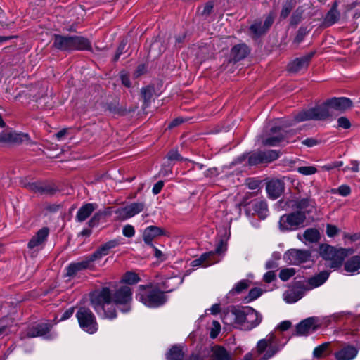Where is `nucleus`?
Returning a JSON list of instances; mask_svg holds the SVG:
<instances>
[{
  "mask_svg": "<svg viewBox=\"0 0 360 360\" xmlns=\"http://www.w3.org/2000/svg\"><path fill=\"white\" fill-rule=\"evenodd\" d=\"M91 302L96 312L103 319H113L116 317L114 304L117 305L122 313L131 310L132 292L129 286H122L118 288L113 297L112 302L111 292L108 288H103L90 295Z\"/></svg>",
  "mask_w": 360,
  "mask_h": 360,
  "instance_id": "1",
  "label": "nucleus"
},
{
  "mask_svg": "<svg viewBox=\"0 0 360 360\" xmlns=\"http://www.w3.org/2000/svg\"><path fill=\"white\" fill-rule=\"evenodd\" d=\"M353 252L354 250L351 248L336 249L327 244H322L319 247V253L326 260V266L334 269L340 267L344 259Z\"/></svg>",
  "mask_w": 360,
  "mask_h": 360,
  "instance_id": "2",
  "label": "nucleus"
},
{
  "mask_svg": "<svg viewBox=\"0 0 360 360\" xmlns=\"http://www.w3.org/2000/svg\"><path fill=\"white\" fill-rule=\"evenodd\" d=\"M136 298L145 306L150 308L159 307L167 301V297L162 292L153 289L150 285H139Z\"/></svg>",
  "mask_w": 360,
  "mask_h": 360,
  "instance_id": "3",
  "label": "nucleus"
},
{
  "mask_svg": "<svg viewBox=\"0 0 360 360\" xmlns=\"http://www.w3.org/2000/svg\"><path fill=\"white\" fill-rule=\"evenodd\" d=\"M283 345L273 332L269 333L264 338L258 341L256 347L259 355H262L261 360H269L281 349Z\"/></svg>",
  "mask_w": 360,
  "mask_h": 360,
  "instance_id": "4",
  "label": "nucleus"
},
{
  "mask_svg": "<svg viewBox=\"0 0 360 360\" xmlns=\"http://www.w3.org/2000/svg\"><path fill=\"white\" fill-rule=\"evenodd\" d=\"M329 105L327 101L323 105L304 110L298 113L295 119L296 122H303L310 120H323L332 115L330 111Z\"/></svg>",
  "mask_w": 360,
  "mask_h": 360,
  "instance_id": "5",
  "label": "nucleus"
},
{
  "mask_svg": "<svg viewBox=\"0 0 360 360\" xmlns=\"http://www.w3.org/2000/svg\"><path fill=\"white\" fill-rule=\"evenodd\" d=\"M76 317L80 328L89 334L95 333L98 330L96 317L89 309L79 307Z\"/></svg>",
  "mask_w": 360,
  "mask_h": 360,
  "instance_id": "6",
  "label": "nucleus"
},
{
  "mask_svg": "<svg viewBox=\"0 0 360 360\" xmlns=\"http://www.w3.org/2000/svg\"><path fill=\"white\" fill-rule=\"evenodd\" d=\"M306 219L304 212H295L281 217L279 228L281 231H293L299 228Z\"/></svg>",
  "mask_w": 360,
  "mask_h": 360,
  "instance_id": "7",
  "label": "nucleus"
},
{
  "mask_svg": "<svg viewBox=\"0 0 360 360\" xmlns=\"http://www.w3.org/2000/svg\"><path fill=\"white\" fill-rule=\"evenodd\" d=\"M223 323L225 325L233 326L243 330V323L245 322V307L232 308L227 311L223 316Z\"/></svg>",
  "mask_w": 360,
  "mask_h": 360,
  "instance_id": "8",
  "label": "nucleus"
},
{
  "mask_svg": "<svg viewBox=\"0 0 360 360\" xmlns=\"http://www.w3.org/2000/svg\"><path fill=\"white\" fill-rule=\"evenodd\" d=\"M288 133L281 126H271L267 137H264L262 143L264 146H278L288 138Z\"/></svg>",
  "mask_w": 360,
  "mask_h": 360,
  "instance_id": "9",
  "label": "nucleus"
},
{
  "mask_svg": "<svg viewBox=\"0 0 360 360\" xmlns=\"http://www.w3.org/2000/svg\"><path fill=\"white\" fill-rule=\"evenodd\" d=\"M144 207L145 204L143 202H133L124 207L117 209L115 214L118 219L126 220L142 212Z\"/></svg>",
  "mask_w": 360,
  "mask_h": 360,
  "instance_id": "10",
  "label": "nucleus"
},
{
  "mask_svg": "<svg viewBox=\"0 0 360 360\" xmlns=\"http://www.w3.org/2000/svg\"><path fill=\"white\" fill-rule=\"evenodd\" d=\"M284 259L290 264L298 265L309 261L311 253L309 250L292 249L285 254Z\"/></svg>",
  "mask_w": 360,
  "mask_h": 360,
  "instance_id": "11",
  "label": "nucleus"
},
{
  "mask_svg": "<svg viewBox=\"0 0 360 360\" xmlns=\"http://www.w3.org/2000/svg\"><path fill=\"white\" fill-rule=\"evenodd\" d=\"M319 328V320L315 317H309L300 322L296 326L297 335H308Z\"/></svg>",
  "mask_w": 360,
  "mask_h": 360,
  "instance_id": "12",
  "label": "nucleus"
},
{
  "mask_svg": "<svg viewBox=\"0 0 360 360\" xmlns=\"http://www.w3.org/2000/svg\"><path fill=\"white\" fill-rule=\"evenodd\" d=\"M262 321V316L250 307H245V322L243 330H250L257 326Z\"/></svg>",
  "mask_w": 360,
  "mask_h": 360,
  "instance_id": "13",
  "label": "nucleus"
},
{
  "mask_svg": "<svg viewBox=\"0 0 360 360\" xmlns=\"http://www.w3.org/2000/svg\"><path fill=\"white\" fill-rule=\"evenodd\" d=\"M359 349L352 345L346 344L334 353L336 360H354L358 355Z\"/></svg>",
  "mask_w": 360,
  "mask_h": 360,
  "instance_id": "14",
  "label": "nucleus"
},
{
  "mask_svg": "<svg viewBox=\"0 0 360 360\" xmlns=\"http://www.w3.org/2000/svg\"><path fill=\"white\" fill-rule=\"evenodd\" d=\"M289 207L294 210H297V212L306 213L312 212L314 208V202L309 198H296L292 200L289 202Z\"/></svg>",
  "mask_w": 360,
  "mask_h": 360,
  "instance_id": "15",
  "label": "nucleus"
},
{
  "mask_svg": "<svg viewBox=\"0 0 360 360\" xmlns=\"http://www.w3.org/2000/svg\"><path fill=\"white\" fill-rule=\"evenodd\" d=\"M117 240H110L105 244L102 245L96 251L91 255L87 257L91 264L96 260L101 259L103 257L107 255L110 250L119 245Z\"/></svg>",
  "mask_w": 360,
  "mask_h": 360,
  "instance_id": "16",
  "label": "nucleus"
},
{
  "mask_svg": "<svg viewBox=\"0 0 360 360\" xmlns=\"http://www.w3.org/2000/svg\"><path fill=\"white\" fill-rule=\"evenodd\" d=\"M266 190L269 198L276 200L284 191V183L281 179H272L266 184Z\"/></svg>",
  "mask_w": 360,
  "mask_h": 360,
  "instance_id": "17",
  "label": "nucleus"
},
{
  "mask_svg": "<svg viewBox=\"0 0 360 360\" xmlns=\"http://www.w3.org/2000/svg\"><path fill=\"white\" fill-rule=\"evenodd\" d=\"M327 105L330 110L338 111H345L350 108L352 105V101L346 97L333 98L327 101Z\"/></svg>",
  "mask_w": 360,
  "mask_h": 360,
  "instance_id": "18",
  "label": "nucleus"
},
{
  "mask_svg": "<svg viewBox=\"0 0 360 360\" xmlns=\"http://www.w3.org/2000/svg\"><path fill=\"white\" fill-rule=\"evenodd\" d=\"M28 140L29 136L27 134L15 131H6L0 134V142L2 143H22Z\"/></svg>",
  "mask_w": 360,
  "mask_h": 360,
  "instance_id": "19",
  "label": "nucleus"
},
{
  "mask_svg": "<svg viewBox=\"0 0 360 360\" xmlns=\"http://www.w3.org/2000/svg\"><path fill=\"white\" fill-rule=\"evenodd\" d=\"M49 234V229L47 227H43L39 229L37 233L31 238L27 244L30 249L38 248L41 246L46 240Z\"/></svg>",
  "mask_w": 360,
  "mask_h": 360,
  "instance_id": "20",
  "label": "nucleus"
},
{
  "mask_svg": "<svg viewBox=\"0 0 360 360\" xmlns=\"http://www.w3.org/2000/svg\"><path fill=\"white\" fill-rule=\"evenodd\" d=\"M313 55L314 53H311L304 56L295 59L288 65V70L295 73L306 68Z\"/></svg>",
  "mask_w": 360,
  "mask_h": 360,
  "instance_id": "21",
  "label": "nucleus"
},
{
  "mask_svg": "<svg viewBox=\"0 0 360 360\" xmlns=\"http://www.w3.org/2000/svg\"><path fill=\"white\" fill-rule=\"evenodd\" d=\"M164 234L163 230L155 226H150L145 229L143 233V240L146 244L153 246V240L155 238Z\"/></svg>",
  "mask_w": 360,
  "mask_h": 360,
  "instance_id": "22",
  "label": "nucleus"
},
{
  "mask_svg": "<svg viewBox=\"0 0 360 360\" xmlns=\"http://www.w3.org/2000/svg\"><path fill=\"white\" fill-rule=\"evenodd\" d=\"M214 255L213 252H208L202 254L199 258L193 260L191 262V266L193 267H207L213 264L219 262V259H212V257Z\"/></svg>",
  "mask_w": 360,
  "mask_h": 360,
  "instance_id": "23",
  "label": "nucleus"
},
{
  "mask_svg": "<svg viewBox=\"0 0 360 360\" xmlns=\"http://www.w3.org/2000/svg\"><path fill=\"white\" fill-rule=\"evenodd\" d=\"M93 267V264H91L89 259L86 257L85 259L70 264L66 269V276L72 277L76 275V274L83 269H90Z\"/></svg>",
  "mask_w": 360,
  "mask_h": 360,
  "instance_id": "24",
  "label": "nucleus"
},
{
  "mask_svg": "<svg viewBox=\"0 0 360 360\" xmlns=\"http://www.w3.org/2000/svg\"><path fill=\"white\" fill-rule=\"evenodd\" d=\"M97 207V204L94 202L83 205L77 212L76 220L79 222L85 221Z\"/></svg>",
  "mask_w": 360,
  "mask_h": 360,
  "instance_id": "25",
  "label": "nucleus"
},
{
  "mask_svg": "<svg viewBox=\"0 0 360 360\" xmlns=\"http://www.w3.org/2000/svg\"><path fill=\"white\" fill-rule=\"evenodd\" d=\"M72 36L55 35L53 46L61 51H72Z\"/></svg>",
  "mask_w": 360,
  "mask_h": 360,
  "instance_id": "26",
  "label": "nucleus"
},
{
  "mask_svg": "<svg viewBox=\"0 0 360 360\" xmlns=\"http://www.w3.org/2000/svg\"><path fill=\"white\" fill-rule=\"evenodd\" d=\"M304 295V292L299 288H290L284 292L283 297L288 304H292L300 300Z\"/></svg>",
  "mask_w": 360,
  "mask_h": 360,
  "instance_id": "27",
  "label": "nucleus"
},
{
  "mask_svg": "<svg viewBox=\"0 0 360 360\" xmlns=\"http://www.w3.org/2000/svg\"><path fill=\"white\" fill-rule=\"evenodd\" d=\"M184 281L181 276H173L167 278L162 283V288L166 292H171L179 286Z\"/></svg>",
  "mask_w": 360,
  "mask_h": 360,
  "instance_id": "28",
  "label": "nucleus"
},
{
  "mask_svg": "<svg viewBox=\"0 0 360 360\" xmlns=\"http://www.w3.org/2000/svg\"><path fill=\"white\" fill-rule=\"evenodd\" d=\"M210 360H233L231 354L223 347L214 346L212 349Z\"/></svg>",
  "mask_w": 360,
  "mask_h": 360,
  "instance_id": "29",
  "label": "nucleus"
},
{
  "mask_svg": "<svg viewBox=\"0 0 360 360\" xmlns=\"http://www.w3.org/2000/svg\"><path fill=\"white\" fill-rule=\"evenodd\" d=\"M50 330V325L48 323H41L30 328L27 333V336L34 338L37 336H46Z\"/></svg>",
  "mask_w": 360,
  "mask_h": 360,
  "instance_id": "30",
  "label": "nucleus"
},
{
  "mask_svg": "<svg viewBox=\"0 0 360 360\" xmlns=\"http://www.w3.org/2000/svg\"><path fill=\"white\" fill-rule=\"evenodd\" d=\"M91 47V42L86 38L72 36V50H89Z\"/></svg>",
  "mask_w": 360,
  "mask_h": 360,
  "instance_id": "31",
  "label": "nucleus"
},
{
  "mask_svg": "<svg viewBox=\"0 0 360 360\" xmlns=\"http://www.w3.org/2000/svg\"><path fill=\"white\" fill-rule=\"evenodd\" d=\"M248 52V48L245 44H238L232 48L231 55L235 61H238L244 58Z\"/></svg>",
  "mask_w": 360,
  "mask_h": 360,
  "instance_id": "32",
  "label": "nucleus"
},
{
  "mask_svg": "<svg viewBox=\"0 0 360 360\" xmlns=\"http://www.w3.org/2000/svg\"><path fill=\"white\" fill-rule=\"evenodd\" d=\"M345 269L351 274L360 273V257L354 256L345 264Z\"/></svg>",
  "mask_w": 360,
  "mask_h": 360,
  "instance_id": "33",
  "label": "nucleus"
},
{
  "mask_svg": "<svg viewBox=\"0 0 360 360\" xmlns=\"http://www.w3.org/2000/svg\"><path fill=\"white\" fill-rule=\"evenodd\" d=\"M329 277V272L323 271L317 275L310 278L308 281L311 288H317L323 284Z\"/></svg>",
  "mask_w": 360,
  "mask_h": 360,
  "instance_id": "34",
  "label": "nucleus"
},
{
  "mask_svg": "<svg viewBox=\"0 0 360 360\" xmlns=\"http://www.w3.org/2000/svg\"><path fill=\"white\" fill-rule=\"evenodd\" d=\"M253 210L262 219H264L268 215V206L265 200H256L253 203Z\"/></svg>",
  "mask_w": 360,
  "mask_h": 360,
  "instance_id": "35",
  "label": "nucleus"
},
{
  "mask_svg": "<svg viewBox=\"0 0 360 360\" xmlns=\"http://www.w3.org/2000/svg\"><path fill=\"white\" fill-rule=\"evenodd\" d=\"M250 286V281L248 280H241L238 282L234 287L227 294V297L229 298L236 294L242 292L244 290Z\"/></svg>",
  "mask_w": 360,
  "mask_h": 360,
  "instance_id": "36",
  "label": "nucleus"
},
{
  "mask_svg": "<svg viewBox=\"0 0 360 360\" xmlns=\"http://www.w3.org/2000/svg\"><path fill=\"white\" fill-rule=\"evenodd\" d=\"M305 242L316 243L320 238V233L316 229H307L303 234Z\"/></svg>",
  "mask_w": 360,
  "mask_h": 360,
  "instance_id": "37",
  "label": "nucleus"
},
{
  "mask_svg": "<svg viewBox=\"0 0 360 360\" xmlns=\"http://www.w3.org/2000/svg\"><path fill=\"white\" fill-rule=\"evenodd\" d=\"M183 356L182 349L178 346L172 347L167 354V360H181Z\"/></svg>",
  "mask_w": 360,
  "mask_h": 360,
  "instance_id": "38",
  "label": "nucleus"
},
{
  "mask_svg": "<svg viewBox=\"0 0 360 360\" xmlns=\"http://www.w3.org/2000/svg\"><path fill=\"white\" fill-rule=\"evenodd\" d=\"M13 321L9 318H5L0 322V336H4L13 331L12 329Z\"/></svg>",
  "mask_w": 360,
  "mask_h": 360,
  "instance_id": "39",
  "label": "nucleus"
},
{
  "mask_svg": "<svg viewBox=\"0 0 360 360\" xmlns=\"http://www.w3.org/2000/svg\"><path fill=\"white\" fill-rule=\"evenodd\" d=\"M329 345L330 342H326L315 347L313 351L314 358L321 359L326 356Z\"/></svg>",
  "mask_w": 360,
  "mask_h": 360,
  "instance_id": "40",
  "label": "nucleus"
},
{
  "mask_svg": "<svg viewBox=\"0 0 360 360\" xmlns=\"http://www.w3.org/2000/svg\"><path fill=\"white\" fill-rule=\"evenodd\" d=\"M340 18L339 12L334 8H331L325 18V22L328 25H332L335 24Z\"/></svg>",
  "mask_w": 360,
  "mask_h": 360,
  "instance_id": "41",
  "label": "nucleus"
},
{
  "mask_svg": "<svg viewBox=\"0 0 360 360\" xmlns=\"http://www.w3.org/2000/svg\"><path fill=\"white\" fill-rule=\"evenodd\" d=\"M263 162H270L276 160L278 157V153L275 150H268L261 151Z\"/></svg>",
  "mask_w": 360,
  "mask_h": 360,
  "instance_id": "42",
  "label": "nucleus"
},
{
  "mask_svg": "<svg viewBox=\"0 0 360 360\" xmlns=\"http://www.w3.org/2000/svg\"><path fill=\"white\" fill-rule=\"evenodd\" d=\"M139 281L140 278L138 274L131 271L127 272L122 278V282L129 285L136 284Z\"/></svg>",
  "mask_w": 360,
  "mask_h": 360,
  "instance_id": "43",
  "label": "nucleus"
},
{
  "mask_svg": "<svg viewBox=\"0 0 360 360\" xmlns=\"http://www.w3.org/2000/svg\"><path fill=\"white\" fill-rule=\"evenodd\" d=\"M294 6H295V3L293 1L290 0V1H287L283 6L280 17L283 19L286 18L290 13L291 11L294 8Z\"/></svg>",
  "mask_w": 360,
  "mask_h": 360,
  "instance_id": "44",
  "label": "nucleus"
},
{
  "mask_svg": "<svg viewBox=\"0 0 360 360\" xmlns=\"http://www.w3.org/2000/svg\"><path fill=\"white\" fill-rule=\"evenodd\" d=\"M248 164L250 165H256L262 163V157L261 151L253 153L248 156Z\"/></svg>",
  "mask_w": 360,
  "mask_h": 360,
  "instance_id": "45",
  "label": "nucleus"
},
{
  "mask_svg": "<svg viewBox=\"0 0 360 360\" xmlns=\"http://www.w3.org/2000/svg\"><path fill=\"white\" fill-rule=\"evenodd\" d=\"M263 291L262 289L259 288H254L250 290L248 295L245 297V300L247 302L253 301L260 297Z\"/></svg>",
  "mask_w": 360,
  "mask_h": 360,
  "instance_id": "46",
  "label": "nucleus"
},
{
  "mask_svg": "<svg viewBox=\"0 0 360 360\" xmlns=\"http://www.w3.org/2000/svg\"><path fill=\"white\" fill-rule=\"evenodd\" d=\"M250 30L252 34L254 35V37H259L265 32V29H264V27H262V24L261 22H257L253 23L250 26Z\"/></svg>",
  "mask_w": 360,
  "mask_h": 360,
  "instance_id": "47",
  "label": "nucleus"
},
{
  "mask_svg": "<svg viewBox=\"0 0 360 360\" xmlns=\"http://www.w3.org/2000/svg\"><path fill=\"white\" fill-rule=\"evenodd\" d=\"M297 171L302 175L309 176L316 174L317 172V169L314 166H302L299 167L297 169Z\"/></svg>",
  "mask_w": 360,
  "mask_h": 360,
  "instance_id": "48",
  "label": "nucleus"
},
{
  "mask_svg": "<svg viewBox=\"0 0 360 360\" xmlns=\"http://www.w3.org/2000/svg\"><path fill=\"white\" fill-rule=\"evenodd\" d=\"M295 274V270L293 268H288L282 269L280 271L279 277L282 281H286L292 277Z\"/></svg>",
  "mask_w": 360,
  "mask_h": 360,
  "instance_id": "49",
  "label": "nucleus"
},
{
  "mask_svg": "<svg viewBox=\"0 0 360 360\" xmlns=\"http://www.w3.org/2000/svg\"><path fill=\"white\" fill-rule=\"evenodd\" d=\"M332 193H338L342 196L346 197L350 194L351 189L349 186L343 184L340 186L337 189H333Z\"/></svg>",
  "mask_w": 360,
  "mask_h": 360,
  "instance_id": "50",
  "label": "nucleus"
},
{
  "mask_svg": "<svg viewBox=\"0 0 360 360\" xmlns=\"http://www.w3.org/2000/svg\"><path fill=\"white\" fill-rule=\"evenodd\" d=\"M302 10L297 9L291 16L290 24L293 25H297L302 20Z\"/></svg>",
  "mask_w": 360,
  "mask_h": 360,
  "instance_id": "51",
  "label": "nucleus"
},
{
  "mask_svg": "<svg viewBox=\"0 0 360 360\" xmlns=\"http://www.w3.org/2000/svg\"><path fill=\"white\" fill-rule=\"evenodd\" d=\"M226 250V245L221 242L219 243L215 249L214 251H212L214 253V255L212 257V259H219V258H217V257L220 256L221 254H223Z\"/></svg>",
  "mask_w": 360,
  "mask_h": 360,
  "instance_id": "52",
  "label": "nucleus"
},
{
  "mask_svg": "<svg viewBox=\"0 0 360 360\" xmlns=\"http://www.w3.org/2000/svg\"><path fill=\"white\" fill-rule=\"evenodd\" d=\"M141 94L144 98L145 103L148 102L153 95V89L150 86L143 87L141 89Z\"/></svg>",
  "mask_w": 360,
  "mask_h": 360,
  "instance_id": "53",
  "label": "nucleus"
},
{
  "mask_svg": "<svg viewBox=\"0 0 360 360\" xmlns=\"http://www.w3.org/2000/svg\"><path fill=\"white\" fill-rule=\"evenodd\" d=\"M167 158L170 161L183 160H184V158L180 155V154L178 153V151L175 149L171 150L168 153Z\"/></svg>",
  "mask_w": 360,
  "mask_h": 360,
  "instance_id": "54",
  "label": "nucleus"
},
{
  "mask_svg": "<svg viewBox=\"0 0 360 360\" xmlns=\"http://www.w3.org/2000/svg\"><path fill=\"white\" fill-rule=\"evenodd\" d=\"M122 233L125 237L131 238L134 236V228L129 224L125 225L122 229Z\"/></svg>",
  "mask_w": 360,
  "mask_h": 360,
  "instance_id": "55",
  "label": "nucleus"
},
{
  "mask_svg": "<svg viewBox=\"0 0 360 360\" xmlns=\"http://www.w3.org/2000/svg\"><path fill=\"white\" fill-rule=\"evenodd\" d=\"M212 326L213 327L210 331V337L212 338H215L220 332L221 326L218 321H214L212 322Z\"/></svg>",
  "mask_w": 360,
  "mask_h": 360,
  "instance_id": "56",
  "label": "nucleus"
},
{
  "mask_svg": "<svg viewBox=\"0 0 360 360\" xmlns=\"http://www.w3.org/2000/svg\"><path fill=\"white\" fill-rule=\"evenodd\" d=\"M338 124L339 127L347 129L351 127L349 120L346 117H340L338 120Z\"/></svg>",
  "mask_w": 360,
  "mask_h": 360,
  "instance_id": "57",
  "label": "nucleus"
},
{
  "mask_svg": "<svg viewBox=\"0 0 360 360\" xmlns=\"http://www.w3.org/2000/svg\"><path fill=\"white\" fill-rule=\"evenodd\" d=\"M339 231L336 226L328 224L326 226V233L329 237L335 236Z\"/></svg>",
  "mask_w": 360,
  "mask_h": 360,
  "instance_id": "58",
  "label": "nucleus"
},
{
  "mask_svg": "<svg viewBox=\"0 0 360 360\" xmlns=\"http://www.w3.org/2000/svg\"><path fill=\"white\" fill-rule=\"evenodd\" d=\"M126 45H127V42L124 41H122L120 44L119 46L117 49L115 56V58H114L115 60H117L119 59L120 56L124 53V49L126 48Z\"/></svg>",
  "mask_w": 360,
  "mask_h": 360,
  "instance_id": "59",
  "label": "nucleus"
},
{
  "mask_svg": "<svg viewBox=\"0 0 360 360\" xmlns=\"http://www.w3.org/2000/svg\"><path fill=\"white\" fill-rule=\"evenodd\" d=\"M351 166L346 167L344 168V171H352L353 172H358L359 171V164L356 160H353L351 162Z\"/></svg>",
  "mask_w": 360,
  "mask_h": 360,
  "instance_id": "60",
  "label": "nucleus"
},
{
  "mask_svg": "<svg viewBox=\"0 0 360 360\" xmlns=\"http://www.w3.org/2000/svg\"><path fill=\"white\" fill-rule=\"evenodd\" d=\"M101 214L100 212L95 213L91 219L89 221V226L90 227H94L96 226L101 219Z\"/></svg>",
  "mask_w": 360,
  "mask_h": 360,
  "instance_id": "61",
  "label": "nucleus"
},
{
  "mask_svg": "<svg viewBox=\"0 0 360 360\" xmlns=\"http://www.w3.org/2000/svg\"><path fill=\"white\" fill-rule=\"evenodd\" d=\"M101 214L100 212L95 213L91 219L89 221V226L90 227H94L96 226L101 219Z\"/></svg>",
  "mask_w": 360,
  "mask_h": 360,
  "instance_id": "62",
  "label": "nucleus"
},
{
  "mask_svg": "<svg viewBox=\"0 0 360 360\" xmlns=\"http://www.w3.org/2000/svg\"><path fill=\"white\" fill-rule=\"evenodd\" d=\"M74 313V308L70 307L68 309H67L65 311L63 312V314L61 315V316L58 319V321H65L70 317L72 316Z\"/></svg>",
  "mask_w": 360,
  "mask_h": 360,
  "instance_id": "63",
  "label": "nucleus"
},
{
  "mask_svg": "<svg viewBox=\"0 0 360 360\" xmlns=\"http://www.w3.org/2000/svg\"><path fill=\"white\" fill-rule=\"evenodd\" d=\"M276 278V274L274 271H267L263 276V280L266 283H271Z\"/></svg>",
  "mask_w": 360,
  "mask_h": 360,
  "instance_id": "64",
  "label": "nucleus"
}]
</instances>
